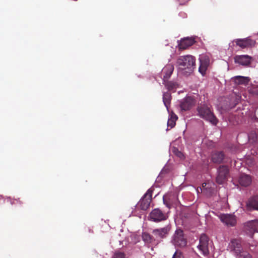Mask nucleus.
<instances>
[{
  "label": "nucleus",
  "mask_w": 258,
  "mask_h": 258,
  "mask_svg": "<svg viewBox=\"0 0 258 258\" xmlns=\"http://www.w3.org/2000/svg\"><path fill=\"white\" fill-rule=\"evenodd\" d=\"M208 244V237L205 234H202L200 238V243L198 247L204 255L209 254V250Z\"/></svg>",
  "instance_id": "8"
},
{
  "label": "nucleus",
  "mask_w": 258,
  "mask_h": 258,
  "mask_svg": "<svg viewBox=\"0 0 258 258\" xmlns=\"http://www.w3.org/2000/svg\"><path fill=\"white\" fill-rule=\"evenodd\" d=\"M254 115L255 117L258 119V107L255 110Z\"/></svg>",
  "instance_id": "31"
},
{
  "label": "nucleus",
  "mask_w": 258,
  "mask_h": 258,
  "mask_svg": "<svg viewBox=\"0 0 258 258\" xmlns=\"http://www.w3.org/2000/svg\"><path fill=\"white\" fill-rule=\"evenodd\" d=\"M244 230L247 234L252 238L253 234L258 232V220H251L246 222L244 225Z\"/></svg>",
  "instance_id": "6"
},
{
  "label": "nucleus",
  "mask_w": 258,
  "mask_h": 258,
  "mask_svg": "<svg viewBox=\"0 0 258 258\" xmlns=\"http://www.w3.org/2000/svg\"><path fill=\"white\" fill-rule=\"evenodd\" d=\"M200 66L199 68V72L204 76L210 64V58L207 55H204L200 58Z\"/></svg>",
  "instance_id": "13"
},
{
  "label": "nucleus",
  "mask_w": 258,
  "mask_h": 258,
  "mask_svg": "<svg viewBox=\"0 0 258 258\" xmlns=\"http://www.w3.org/2000/svg\"><path fill=\"white\" fill-rule=\"evenodd\" d=\"M168 217L167 214L164 213L159 208L153 210L149 215L150 220L155 222L166 220Z\"/></svg>",
  "instance_id": "4"
},
{
  "label": "nucleus",
  "mask_w": 258,
  "mask_h": 258,
  "mask_svg": "<svg viewBox=\"0 0 258 258\" xmlns=\"http://www.w3.org/2000/svg\"><path fill=\"white\" fill-rule=\"evenodd\" d=\"M248 93L258 100V85L251 84L247 87Z\"/></svg>",
  "instance_id": "23"
},
{
  "label": "nucleus",
  "mask_w": 258,
  "mask_h": 258,
  "mask_svg": "<svg viewBox=\"0 0 258 258\" xmlns=\"http://www.w3.org/2000/svg\"><path fill=\"white\" fill-rule=\"evenodd\" d=\"M225 155L222 151H217L214 152L212 155V160L215 163L220 164L222 163Z\"/></svg>",
  "instance_id": "20"
},
{
  "label": "nucleus",
  "mask_w": 258,
  "mask_h": 258,
  "mask_svg": "<svg viewBox=\"0 0 258 258\" xmlns=\"http://www.w3.org/2000/svg\"><path fill=\"white\" fill-rule=\"evenodd\" d=\"M172 258H184V256L182 252L180 251H176L174 253Z\"/></svg>",
  "instance_id": "29"
},
{
  "label": "nucleus",
  "mask_w": 258,
  "mask_h": 258,
  "mask_svg": "<svg viewBox=\"0 0 258 258\" xmlns=\"http://www.w3.org/2000/svg\"><path fill=\"white\" fill-rule=\"evenodd\" d=\"M220 220L227 226H234L236 223L235 216L232 214H223L219 216Z\"/></svg>",
  "instance_id": "12"
},
{
  "label": "nucleus",
  "mask_w": 258,
  "mask_h": 258,
  "mask_svg": "<svg viewBox=\"0 0 258 258\" xmlns=\"http://www.w3.org/2000/svg\"><path fill=\"white\" fill-rule=\"evenodd\" d=\"M229 246L231 250L237 255L241 254L243 250L241 245V240L239 238L232 239L229 244Z\"/></svg>",
  "instance_id": "10"
},
{
  "label": "nucleus",
  "mask_w": 258,
  "mask_h": 258,
  "mask_svg": "<svg viewBox=\"0 0 258 258\" xmlns=\"http://www.w3.org/2000/svg\"><path fill=\"white\" fill-rule=\"evenodd\" d=\"M236 45L241 48H246L254 46L255 41L249 37L244 39H236L234 40Z\"/></svg>",
  "instance_id": "11"
},
{
  "label": "nucleus",
  "mask_w": 258,
  "mask_h": 258,
  "mask_svg": "<svg viewBox=\"0 0 258 258\" xmlns=\"http://www.w3.org/2000/svg\"><path fill=\"white\" fill-rule=\"evenodd\" d=\"M174 70V67L171 64H168L162 69L161 76H163V81L168 80L172 75Z\"/></svg>",
  "instance_id": "19"
},
{
  "label": "nucleus",
  "mask_w": 258,
  "mask_h": 258,
  "mask_svg": "<svg viewBox=\"0 0 258 258\" xmlns=\"http://www.w3.org/2000/svg\"><path fill=\"white\" fill-rule=\"evenodd\" d=\"M218 173L216 182L219 184H222L226 181L229 174V169L227 166L225 165L220 166L218 170Z\"/></svg>",
  "instance_id": "7"
},
{
  "label": "nucleus",
  "mask_w": 258,
  "mask_h": 258,
  "mask_svg": "<svg viewBox=\"0 0 258 258\" xmlns=\"http://www.w3.org/2000/svg\"><path fill=\"white\" fill-rule=\"evenodd\" d=\"M231 80L236 85L246 86L249 84L250 78L248 77L236 76L232 77Z\"/></svg>",
  "instance_id": "18"
},
{
  "label": "nucleus",
  "mask_w": 258,
  "mask_h": 258,
  "mask_svg": "<svg viewBox=\"0 0 258 258\" xmlns=\"http://www.w3.org/2000/svg\"><path fill=\"white\" fill-rule=\"evenodd\" d=\"M153 190L149 189L139 203V206L142 210H146L149 207L152 201Z\"/></svg>",
  "instance_id": "5"
},
{
  "label": "nucleus",
  "mask_w": 258,
  "mask_h": 258,
  "mask_svg": "<svg viewBox=\"0 0 258 258\" xmlns=\"http://www.w3.org/2000/svg\"><path fill=\"white\" fill-rule=\"evenodd\" d=\"M143 240L147 243H151L153 241V237L148 233L144 232L142 234Z\"/></svg>",
  "instance_id": "26"
},
{
  "label": "nucleus",
  "mask_w": 258,
  "mask_h": 258,
  "mask_svg": "<svg viewBox=\"0 0 258 258\" xmlns=\"http://www.w3.org/2000/svg\"><path fill=\"white\" fill-rule=\"evenodd\" d=\"M171 226L168 225L165 227L153 230V233L156 236L161 238H165L170 230Z\"/></svg>",
  "instance_id": "16"
},
{
  "label": "nucleus",
  "mask_w": 258,
  "mask_h": 258,
  "mask_svg": "<svg viewBox=\"0 0 258 258\" xmlns=\"http://www.w3.org/2000/svg\"><path fill=\"white\" fill-rule=\"evenodd\" d=\"M163 83L164 84L165 87L168 91L175 92L178 86L177 83L173 81H169L168 80H166L163 81Z\"/></svg>",
  "instance_id": "22"
},
{
  "label": "nucleus",
  "mask_w": 258,
  "mask_h": 258,
  "mask_svg": "<svg viewBox=\"0 0 258 258\" xmlns=\"http://www.w3.org/2000/svg\"><path fill=\"white\" fill-rule=\"evenodd\" d=\"M177 63L179 69L185 71V73L188 75L196 67V58L191 55L181 56L178 58Z\"/></svg>",
  "instance_id": "1"
},
{
  "label": "nucleus",
  "mask_w": 258,
  "mask_h": 258,
  "mask_svg": "<svg viewBox=\"0 0 258 258\" xmlns=\"http://www.w3.org/2000/svg\"><path fill=\"white\" fill-rule=\"evenodd\" d=\"M196 41L193 37H187L182 39L178 44V48L180 50H184L195 44Z\"/></svg>",
  "instance_id": "15"
},
{
  "label": "nucleus",
  "mask_w": 258,
  "mask_h": 258,
  "mask_svg": "<svg viewBox=\"0 0 258 258\" xmlns=\"http://www.w3.org/2000/svg\"><path fill=\"white\" fill-rule=\"evenodd\" d=\"M177 118L178 117L176 114L174 113L171 114L167 121L168 127H170V128H173L175 125L176 121Z\"/></svg>",
  "instance_id": "25"
},
{
  "label": "nucleus",
  "mask_w": 258,
  "mask_h": 258,
  "mask_svg": "<svg viewBox=\"0 0 258 258\" xmlns=\"http://www.w3.org/2000/svg\"><path fill=\"white\" fill-rule=\"evenodd\" d=\"M238 255H239L242 258H251V256L249 253H247L243 250L242 251V252L241 253V254H239Z\"/></svg>",
  "instance_id": "30"
},
{
  "label": "nucleus",
  "mask_w": 258,
  "mask_h": 258,
  "mask_svg": "<svg viewBox=\"0 0 258 258\" xmlns=\"http://www.w3.org/2000/svg\"><path fill=\"white\" fill-rule=\"evenodd\" d=\"M197 111L199 116L202 118L209 121L213 125L217 124L218 119L207 105H201L197 107Z\"/></svg>",
  "instance_id": "2"
},
{
  "label": "nucleus",
  "mask_w": 258,
  "mask_h": 258,
  "mask_svg": "<svg viewBox=\"0 0 258 258\" xmlns=\"http://www.w3.org/2000/svg\"><path fill=\"white\" fill-rule=\"evenodd\" d=\"M252 180V178L251 176L242 173L239 176L238 182L241 186L247 187L251 184Z\"/></svg>",
  "instance_id": "17"
},
{
  "label": "nucleus",
  "mask_w": 258,
  "mask_h": 258,
  "mask_svg": "<svg viewBox=\"0 0 258 258\" xmlns=\"http://www.w3.org/2000/svg\"><path fill=\"white\" fill-rule=\"evenodd\" d=\"M173 152H174V154H175V155H176L178 157H179V158H180V159H182V158H183V157H184V155H183V153H182L181 152H180V151H178V150L177 149H174Z\"/></svg>",
  "instance_id": "28"
},
{
  "label": "nucleus",
  "mask_w": 258,
  "mask_h": 258,
  "mask_svg": "<svg viewBox=\"0 0 258 258\" xmlns=\"http://www.w3.org/2000/svg\"><path fill=\"white\" fill-rule=\"evenodd\" d=\"M248 207L258 210V195L250 198L247 204Z\"/></svg>",
  "instance_id": "21"
},
{
  "label": "nucleus",
  "mask_w": 258,
  "mask_h": 258,
  "mask_svg": "<svg viewBox=\"0 0 258 258\" xmlns=\"http://www.w3.org/2000/svg\"><path fill=\"white\" fill-rule=\"evenodd\" d=\"M112 258H126L125 254L123 252H116Z\"/></svg>",
  "instance_id": "27"
},
{
  "label": "nucleus",
  "mask_w": 258,
  "mask_h": 258,
  "mask_svg": "<svg viewBox=\"0 0 258 258\" xmlns=\"http://www.w3.org/2000/svg\"><path fill=\"white\" fill-rule=\"evenodd\" d=\"M196 102V100L194 97L191 96H186L180 101V108L183 111L188 110L195 105Z\"/></svg>",
  "instance_id": "9"
},
{
  "label": "nucleus",
  "mask_w": 258,
  "mask_h": 258,
  "mask_svg": "<svg viewBox=\"0 0 258 258\" xmlns=\"http://www.w3.org/2000/svg\"><path fill=\"white\" fill-rule=\"evenodd\" d=\"M234 62L239 64L247 66L251 63L252 57L248 55H236L234 57Z\"/></svg>",
  "instance_id": "14"
},
{
  "label": "nucleus",
  "mask_w": 258,
  "mask_h": 258,
  "mask_svg": "<svg viewBox=\"0 0 258 258\" xmlns=\"http://www.w3.org/2000/svg\"><path fill=\"white\" fill-rule=\"evenodd\" d=\"M171 99V94L169 92H164L163 94V101L167 109L170 106Z\"/></svg>",
  "instance_id": "24"
},
{
  "label": "nucleus",
  "mask_w": 258,
  "mask_h": 258,
  "mask_svg": "<svg viewBox=\"0 0 258 258\" xmlns=\"http://www.w3.org/2000/svg\"><path fill=\"white\" fill-rule=\"evenodd\" d=\"M172 242L176 246L184 247L186 245L187 241L184 238L182 230L177 229L175 231L173 236Z\"/></svg>",
  "instance_id": "3"
}]
</instances>
